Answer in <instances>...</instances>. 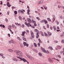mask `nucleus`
<instances>
[{"instance_id": "1", "label": "nucleus", "mask_w": 64, "mask_h": 64, "mask_svg": "<svg viewBox=\"0 0 64 64\" xmlns=\"http://www.w3.org/2000/svg\"><path fill=\"white\" fill-rule=\"evenodd\" d=\"M16 55L18 56H19L20 54H22V52L20 50H17L16 52Z\"/></svg>"}, {"instance_id": "2", "label": "nucleus", "mask_w": 64, "mask_h": 64, "mask_svg": "<svg viewBox=\"0 0 64 64\" xmlns=\"http://www.w3.org/2000/svg\"><path fill=\"white\" fill-rule=\"evenodd\" d=\"M42 51L43 52H44V53H49V52L48 50H47L46 51L45 50V49H43L42 50Z\"/></svg>"}, {"instance_id": "3", "label": "nucleus", "mask_w": 64, "mask_h": 64, "mask_svg": "<svg viewBox=\"0 0 64 64\" xmlns=\"http://www.w3.org/2000/svg\"><path fill=\"white\" fill-rule=\"evenodd\" d=\"M31 34L32 38H34V33L32 32L31 33Z\"/></svg>"}, {"instance_id": "4", "label": "nucleus", "mask_w": 64, "mask_h": 64, "mask_svg": "<svg viewBox=\"0 0 64 64\" xmlns=\"http://www.w3.org/2000/svg\"><path fill=\"white\" fill-rule=\"evenodd\" d=\"M6 4H7V6H8V7H10V6H11V5L10 4V5H9V4H10V3H9V2H8Z\"/></svg>"}, {"instance_id": "5", "label": "nucleus", "mask_w": 64, "mask_h": 64, "mask_svg": "<svg viewBox=\"0 0 64 64\" xmlns=\"http://www.w3.org/2000/svg\"><path fill=\"white\" fill-rule=\"evenodd\" d=\"M21 60H22L23 61H24V62H27V61L26 60H25V59H24V58H21Z\"/></svg>"}, {"instance_id": "6", "label": "nucleus", "mask_w": 64, "mask_h": 64, "mask_svg": "<svg viewBox=\"0 0 64 64\" xmlns=\"http://www.w3.org/2000/svg\"><path fill=\"white\" fill-rule=\"evenodd\" d=\"M27 20L28 21V22H30V23H31V20L29 18H28L27 19Z\"/></svg>"}, {"instance_id": "7", "label": "nucleus", "mask_w": 64, "mask_h": 64, "mask_svg": "<svg viewBox=\"0 0 64 64\" xmlns=\"http://www.w3.org/2000/svg\"><path fill=\"white\" fill-rule=\"evenodd\" d=\"M48 60L49 61H51V62H53V60H51V59L50 58H48Z\"/></svg>"}, {"instance_id": "8", "label": "nucleus", "mask_w": 64, "mask_h": 64, "mask_svg": "<svg viewBox=\"0 0 64 64\" xmlns=\"http://www.w3.org/2000/svg\"><path fill=\"white\" fill-rule=\"evenodd\" d=\"M43 0H40V2H39L38 3V4H42V3H43Z\"/></svg>"}, {"instance_id": "9", "label": "nucleus", "mask_w": 64, "mask_h": 64, "mask_svg": "<svg viewBox=\"0 0 64 64\" xmlns=\"http://www.w3.org/2000/svg\"><path fill=\"white\" fill-rule=\"evenodd\" d=\"M44 24H46L48 23V22L46 20H44Z\"/></svg>"}, {"instance_id": "10", "label": "nucleus", "mask_w": 64, "mask_h": 64, "mask_svg": "<svg viewBox=\"0 0 64 64\" xmlns=\"http://www.w3.org/2000/svg\"><path fill=\"white\" fill-rule=\"evenodd\" d=\"M30 59L31 60H32V61H34V58H32V57H31L30 58Z\"/></svg>"}, {"instance_id": "11", "label": "nucleus", "mask_w": 64, "mask_h": 64, "mask_svg": "<svg viewBox=\"0 0 64 64\" xmlns=\"http://www.w3.org/2000/svg\"><path fill=\"white\" fill-rule=\"evenodd\" d=\"M12 28V26H8V29L9 30H10V29H11V28Z\"/></svg>"}, {"instance_id": "12", "label": "nucleus", "mask_w": 64, "mask_h": 64, "mask_svg": "<svg viewBox=\"0 0 64 64\" xmlns=\"http://www.w3.org/2000/svg\"><path fill=\"white\" fill-rule=\"evenodd\" d=\"M57 48L58 49H61V46H57Z\"/></svg>"}, {"instance_id": "13", "label": "nucleus", "mask_w": 64, "mask_h": 64, "mask_svg": "<svg viewBox=\"0 0 64 64\" xmlns=\"http://www.w3.org/2000/svg\"><path fill=\"white\" fill-rule=\"evenodd\" d=\"M33 50L34 51V52H38V51L37 50H36V49H33Z\"/></svg>"}, {"instance_id": "14", "label": "nucleus", "mask_w": 64, "mask_h": 64, "mask_svg": "<svg viewBox=\"0 0 64 64\" xmlns=\"http://www.w3.org/2000/svg\"><path fill=\"white\" fill-rule=\"evenodd\" d=\"M38 37H39V34H38V33H37L36 38H38Z\"/></svg>"}, {"instance_id": "15", "label": "nucleus", "mask_w": 64, "mask_h": 64, "mask_svg": "<svg viewBox=\"0 0 64 64\" xmlns=\"http://www.w3.org/2000/svg\"><path fill=\"white\" fill-rule=\"evenodd\" d=\"M44 36L46 37H47V36H48V34H46L45 32H44Z\"/></svg>"}, {"instance_id": "16", "label": "nucleus", "mask_w": 64, "mask_h": 64, "mask_svg": "<svg viewBox=\"0 0 64 64\" xmlns=\"http://www.w3.org/2000/svg\"><path fill=\"white\" fill-rule=\"evenodd\" d=\"M8 51L12 52H13V50L11 49H9L8 50Z\"/></svg>"}, {"instance_id": "17", "label": "nucleus", "mask_w": 64, "mask_h": 64, "mask_svg": "<svg viewBox=\"0 0 64 64\" xmlns=\"http://www.w3.org/2000/svg\"><path fill=\"white\" fill-rule=\"evenodd\" d=\"M25 32H22V36H23L25 35Z\"/></svg>"}, {"instance_id": "18", "label": "nucleus", "mask_w": 64, "mask_h": 64, "mask_svg": "<svg viewBox=\"0 0 64 64\" xmlns=\"http://www.w3.org/2000/svg\"><path fill=\"white\" fill-rule=\"evenodd\" d=\"M38 40L40 43H42V42L41 41V40H40V39L38 38Z\"/></svg>"}, {"instance_id": "19", "label": "nucleus", "mask_w": 64, "mask_h": 64, "mask_svg": "<svg viewBox=\"0 0 64 64\" xmlns=\"http://www.w3.org/2000/svg\"><path fill=\"white\" fill-rule=\"evenodd\" d=\"M22 39L24 41H26V39L24 37H22Z\"/></svg>"}, {"instance_id": "20", "label": "nucleus", "mask_w": 64, "mask_h": 64, "mask_svg": "<svg viewBox=\"0 0 64 64\" xmlns=\"http://www.w3.org/2000/svg\"><path fill=\"white\" fill-rule=\"evenodd\" d=\"M48 35H50V36H51V35H52V34H51V33H50L49 32H48Z\"/></svg>"}, {"instance_id": "21", "label": "nucleus", "mask_w": 64, "mask_h": 64, "mask_svg": "<svg viewBox=\"0 0 64 64\" xmlns=\"http://www.w3.org/2000/svg\"><path fill=\"white\" fill-rule=\"evenodd\" d=\"M47 20L48 21H50V22H51V19H50L49 18H47Z\"/></svg>"}, {"instance_id": "22", "label": "nucleus", "mask_w": 64, "mask_h": 64, "mask_svg": "<svg viewBox=\"0 0 64 64\" xmlns=\"http://www.w3.org/2000/svg\"><path fill=\"white\" fill-rule=\"evenodd\" d=\"M32 22H33V23H34V24H36V22L33 20H32Z\"/></svg>"}, {"instance_id": "23", "label": "nucleus", "mask_w": 64, "mask_h": 64, "mask_svg": "<svg viewBox=\"0 0 64 64\" xmlns=\"http://www.w3.org/2000/svg\"><path fill=\"white\" fill-rule=\"evenodd\" d=\"M10 42L11 43H14V41H13V40H10Z\"/></svg>"}, {"instance_id": "24", "label": "nucleus", "mask_w": 64, "mask_h": 64, "mask_svg": "<svg viewBox=\"0 0 64 64\" xmlns=\"http://www.w3.org/2000/svg\"><path fill=\"white\" fill-rule=\"evenodd\" d=\"M48 48H50V50H53V48H52V47H51V46H50V47H49Z\"/></svg>"}, {"instance_id": "25", "label": "nucleus", "mask_w": 64, "mask_h": 64, "mask_svg": "<svg viewBox=\"0 0 64 64\" xmlns=\"http://www.w3.org/2000/svg\"><path fill=\"white\" fill-rule=\"evenodd\" d=\"M44 20H41L40 21V22H41V23H43V22H44Z\"/></svg>"}, {"instance_id": "26", "label": "nucleus", "mask_w": 64, "mask_h": 64, "mask_svg": "<svg viewBox=\"0 0 64 64\" xmlns=\"http://www.w3.org/2000/svg\"><path fill=\"white\" fill-rule=\"evenodd\" d=\"M34 46L35 47H36L37 46V44H36V43H34Z\"/></svg>"}, {"instance_id": "27", "label": "nucleus", "mask_w": 64, "mask_h": 64, "mask_svg": "<svg viewBox=\"0 0 64 64\" xmlns=\"http://www.w3.org/2000/svg\"><path fill=\"white\" fill-rule=\"evenodd\" d=\"M16 58H18V59H20V60L21 59V58H20L18 56H16Z\"/></svg>"}, {"instance_id": "28", "label": "nucleus", "mask_w": 64, "mask_h": 64, "mask_svg": "<svg viewBox=\"0 0 64 64\" xmlns=\"http://www.w3.org/2000/svg\"><path fill=\"white\" fill-rule=\"evenodd\" d=\"M38 30L37 29H34V32H38Z\"/></svg>"}, {"instance_id": "29", "label": "nucleus", "mask_w": 64, "mask_h": 64, "mask_svg": "<svg viewBox=\"0 0 64 64\" xmlns=\"http://www.w3.org/2000/svg\"><path fill=\"white\" fill-rule=\"evenodd\" d=\"M27 56L28 57V58H30V57H31V56H29L28 55H27Z\"/></svg>"}, {"instance_id": "30", "label": "nucleus", "mask_w": 64, "mask_h": 64, "mask_svg": "<svg viewBox=\"0 0 64 64\" xmlns=\"http://www.w3.org/2000/svg\"><path fill=\"white\" fill-rule=\"evenodd\" d=\"M20 12H21L22 13H24V12L22 10H19Z\"/></svg>"}, {"instance_id": "31", "label": "nucleus", "mask_w": 64, "mask_h": 64, "mask_svg": "<svg viewBox=\"0 0 64 64\" xmlns=\"http://www.w3.org/2000/svg\"><path fill=\"white\" fill-rule=\"evenodd\" d=\"M63 52V55H64V51H63V52L61 51L60 52V54H62V53Z\"/></svg>"}, {"instance_id": "32", "label": "nucleus", "mask_w": 64, "mask_h": 64, "mask_svg": "<svg viewBox=\"0 0 64 64\" xmlns=\"http://www.w3.org/2000/svg\"><path fill=\"white\" fill-rule=\"evenodd\" d=\"M14 13L16 14V15L17 13V11H15L14 12Z\"/></svg>"}, {"instance_id": "33", "label": "nucleus", "mask_w": 64, "mask_h": 64, "mask_svg": "<svg viewBox=\"0 0 64 64\" xmlns=\"http://www.w3.org/2000/svg\"><path fill=\"white\" fill-rule=\"evenodd\" d=\"M10 32H11L12 34H13V33H14L13 32H12V30H10Z\"/></svg>"}, {"instance_id": "34", "label": "nucleus", "mask_w": 64, "mask_h": 64, "mask_svg": "<svg viewBox=\"0 0 64 64\" xmlns=\"http://www.w3.org/2000/svg\"><path fill=\"white\" fill-rule=\"evenodd\" d=\"M20 45L22 48H23V44H20Z\"/></svg>"}, {"instance_id": "35", "label": "nucleus", "mask_w": 64, "mask_h": 64, "mask_svg": "<svg viewBox=\"0 0 64 64\" xmlns=\"http://www.w3.org/2000/svg\"><path fill=\"white\" fill-rule=\"evenodd\" d=\"M26 42H24V46H26Z\"/></svg>"}, {"instance_id": "36", "label": "nucleus", "mask_w": 64, "mask_h": 64, "mask_svg": "<svg viewBox=\"0 0 64 64\" xmlns=\"http://www.w3.org/2000/svg\"><path fill=\"white\" fill-rule=\"evenodd\" d=\"M58 58H61V56L60 55H58Z\"/></svg>"}, {"instance_id": "37", "label": "nucleus", "mask_w": 64, "mask_h": 64, "mask_svg": "<svg viewBox=\"0 0 64 64\" xmlns=\"http://www.w3.org/2000/svg\"><path fill=\"white\" fill-rule=\"evenodd\" d=\"M38 54L40 56H42V54L40 52Z\"/></svg>"}, {"instance_id": "38", "label": "nucleus", "mask_w": 64, "mask_h": 64, "mask_svg": "<svg viewBox=\"0 0 64 64\" xmlns=\"http://www.w3.org/2000/svg\"><path fill=\"white\" fill-rule=\"evenodd\" d=\"M37 19H38V20H40V18H39L38 17H36Z\"/></svg>"}, {"instance_id": "39", "label": "nucleus", "mask_w": 64, "mask_h": 64, "mask_svg": "<svg viewBox=\"0 0 64 64\" xmlns=\"http://www.w3.org/2000/svg\"><path fill=\"white\" fill-rule=\"evenodd\" d=\"M18 18L20 20H21V19H22V18H21V17L20 16L18 17Z\"/></svg>"}, {"instance_id": "40", "label": "nucleus", "mask_w": 64, "mask_h": 64, "mask_svg": "<svg viewBox=\"0 0 64 64\" xmlns=\"http://www.w3.org/2000/svg\"><path fill=\"white\" fill-rule=\"evenodd\" d=\"M12 27L13 28H14V27L15 26V25H14V24H12Z\"/></svg>"}, {"instance_id": "41", "label": "nucleus", "mask_w": 64, "mask_h": 64, "mask_svg": "<svg viewBox=\"0 0 64 64\" xmlns=\"http://www.w3.org/2000/svg\"><path fill=\"white\" fill-rule=\"evenodd\" d=\"M15 7L14 6H12V10H13V9H15Z\"/></svg>"}, {"instance_id": "42", "label": "nucleus", "mask_w": 64, "mask_h": 64, "mask_svg": "<svg viewBox=\"0 0 64 64\" xmlns=\"http://www.w3.org/2000/svg\"><path fill=\"white\" fill-rule=\"evenodd\" d=\"M12 60L14 61H15L16 60V59L14 58H12Z\"/></svg>"}, {"instance_id": "43", "label": "nucleus", "mask_w": 64, "mask_h": 64, "mask_svg": "<svg viewBox=\"0 0 64 64\" xmlns=\"http://www.w3.org/2000/svg\"><path fill=\"white\" fill-rule=\"evenodd\" d=\"M44 8L46 10H47V8L45 7V6H44Z\"/></svg>"}, {"instance_id": "44", "label": "nucleus", "mask_w": 64, "mask_h": 64, "mask_svg": "<svg viewBox=\"0 0 64 64\" xmlns=\"http://www.w3.org/2000/svg\"><path fill=\"white\" fill-rule=\"evenodd\" d=\"M5 20L6 22H8V20L7 18L5 19Z\"/></svg>"}, {"instance_id": "45", "label": "nucleus", "mask_w": 64, "mask_h": 64, "mask_svg": "<svg viewBox=\"0 0 64 64\" xmlns=\"http://www.w3.org/2000/svg\"><path fill=\"white\" fill-rule=\"evenodd\" d=\"M19 56L20 57H21L22 58V55H21V54H20V55H19Z\"/></svg>"}, {"instance_id": "46", "label": "nucleus", "mask_w": 64, "mask_h": 64, "mask_svg": "<svg viewBox=\"0 0 64 64\" xmlns=\"http://www.w3.org/2000/svg\"><path fill=\"white\" fill-rule=\"evenodd\" d=\"M56 22H57V24H59V23L58 22V21H57L56 20Z\"/></svg>"}, {"instance_id": "47", "label": "nucleus", "mask_w": 64, "mask_h": 64, "mask_svg": "<svg viewBox=\"0 0 64 64\" xmlns=\"http://www.w3.org/2000/svg\"><path fill=\"white\" fill-rule=\"evenodd\" d=\"M0 56H3V54H0Z\"/></svg>"}, {"instance_id": "48", "label": "nucleus", "mask_w": 64, "mask_h": 64, "mask_svg": "<svg viewBox=\"0 0 64 64\" xmlns=\"http://www.w3.org/2000/svg\"><path fill=\"white\" fill-rule=\"evenodd\" d=\"M62 43H64V40H62Z\"/></svg>"}, {"instance_id": "49", "label": "nucleus", "mask_w": 64, "mask_h": 64, "mask_svg": "<svg viewBox=\"0 0 64 64\" xmlns=\"http://www.w3.org/2000/svg\"><path fill=\"white\" fill-rule=\"evenodd\" d=\"M19 61V60H18V59H16V60H15V61Z\"/></svg>"}, {"instance_id": "50", "label": "nucleus", "mask_w": 64, "mask_h": 64, "mask_svg": "<svg viewBox=\"0 0 64 64\" xmlns=\"http://www.w3.org/2000/svg\"><path fill=\"white\" fill-rule=\"evenodd\" d=\"M47 28H49V24H47Z\"/></svg>"}, {"instance_id": "51", "label": "nucleus", "mask_w": 64, "mask_h": 64, "mask_svg": "<svg viewBox=\"0 0 64 64\" xmlns=\"http://www.w3.org/2000/svg\"><path fill=\"white\" fill-rule=\"evenodd\" d=\"M54 42H55V43H58V42L56 40V41H54Z\"/></svg>"}, {"instance_id": "52", "label": "nucleus", "mask_w": 64, "mask_h": 64, "mask_svg": "<svg viewBox=\"0 0 64 64\" xmlns=\"http://www.w3.org/2000/svg\"><path fill=\"white\" fill-rule=\"evenodd\" d=\"M24 24H22V25L21 26L22 27V28H24Z\"/></svg>"}, {"instance_id": "53", "label": "nucleus", "mask_w": 64, "mask_h": 64, "mask_svg": "<svg viewBox=\"0 0 64 64\" xmlns=\"http://www.w3.org/2000/svg\"><path fill=\"white\" fill-rule=\"evenodd\" d=\"M38 46H39V47L40 46V43H38Z\"/></svg>"}, {"instance_id": "54", "label": "nucleus", "mask_w": 64, "mask_h": 64, "mask_svg": "<svg viewBox=\"0 0 64 64\" xmlns=\"http://www.w3.org/2000/svg\"><path fill=\"white\" fill-rule=\"evenodd\" d=\"M54 21H55V17H54L53 18Z\"/></svg>"}, {"instance_id": "55", "label": "nucleus", "mask_w": 64, "mask_h": 64, "mask_svg": "<svg viewBox=\"0 0 64 64\" xmlns=\"http://www.w3.org/2000/svg\"><path fill=\"white\" fill-rule=\"evenodd\" d=\"M43 27L44 29H46V28H45V27L44 26H43Z\"/></svg>"}, {"instance_id": "56", "label": "nucleus", "mask_w": 64, "mask_h": 64, "mask_svg": "<svg viewBox=\"0 0 64 64\" xmlns=\"http://www.w3.org/2000/svg\"><path fill=\"white\" fill-rule=\"evenodd\" d=\"M7 14L8 15H9V11H8L7 12Z\"/></svg>"}, {"instance_id": "57", "label": "nucleus", "mask_w": 64, "mask_h": 64, "mask_svg": "<svg viewBox=\"0 0 64 64\" xmlns=\"http://www.w3.org/2000/svg\"><path fill=\"white\" fill-rule=\"evenodd\" d=\"M8 37H10V34H8Z\"/></svg>"}, {"instance_id": "58", "label": "nucleus", "mask_w": 64, "mask_h": 64, "mask_svg": "<svg viewBox=\"0 0 64 64\" xmlns=\"http://www.w3.org/2000/svg\"><path fill=\"white\" fill-rule=\"evenodd\" d=\"M26 46L27 47H28L29 46V44H26Z\"/></svg>"}, {"instance_id": "59", "label": "nucleus", "mask_w": 64, "mask_h": 64, "mask_svg": "<svg viewBox=\"0 0 64 64\" xmlns=\"http://www.w3.org/2000/svg\"><path fill=\"white\" fill-rule=\"evenodd\" d=\"M26 25L28 26V27H29V24H26Z\"/></svg>"}, {"instance_id": "60", "label": "nucleus", "mask_w": 64, "mask_h": 64, "mask_svg": "<svg viewBox=\"0 0 64 64\" xmlns=\"http://www.w3.org/2000/svg\"><path fill=\"white\" fill-rule=\"evenodd\" d=\"M41 49L42 50V49H43H43H44L43 48V47H41Z\"/></svg>"}, {"instance_id": "61", "label": "nucleus", "mask_w": 64, "mask_h": 64, "mask_svg": "<svg viewBox=\"0 0 64 64\" xmlns=\"http://www.w3.org/2000/svg\"><path fill=\"white\" fill-rule=\"evenodd\" d=\"M50 28L51 30H52V29H53V28H52V27H50Z\"/></svg>"}, {"instance_id": "62", "label": "nucleus", "mask_w": 64, "mask_h": 64, "mask_svg": "<svg viewBox=\"0 0 64 64\" xmlns=\"http://www.w3.org/2000/svg\"><path fill=\"white\" fill-rule=\"evenodd\" d=\"M2 26L3 28H5V26H4V25H2Z\"/></svg>"}, {"instance_id": "63", "label": "nucleus", "mask_w": 64, "mask_h": 64, "mask_svg": "<svg viewBox=\"0 0 64 64\" xmlns=\"http://www.w3.org/2000/svg\"><path fill=\"white\" fill-rule=\"evenodd\" d=\"M56 60H57V61H60L59 60H58V59H56Z\"/></svg>"}, {"instance_id": "64", "label": "nucleus", "mask_w": 64, "mask_h": 64, "mask_svg": "<svg viewBox=\"0 0 64 64\" xmlns=\"http://www.w3.org/2000/svg\"><path fill=\"white\" fill-rule=\"evenodd\" d=\"M17 39H20V38L19 37H17Z\"/></svg>"}]
</instances>
